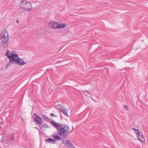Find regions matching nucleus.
<instances>
[{
    "label": "nucleus",
    "mask_w": 148,
    "mask_h": 148,
    "mask_svg": "<svg viewBox=\"0 0 148 148\" xmlns=\"http://www.w3.org/2000/svg\"><path fill=\"white\" fill-rule=\"evenodd\" d=\"M1 38L2 41L1 44L2 47L3 48H6L8 45L9 40L8 33L6 31H5L1 35Z\"/></svg>",
    "instance_id": "obj_2"
},
{
    "label": "nucleus",
    "mask_w": 148,
    "mask_h": 148,
    "mask_svg": "<svg viewBox=\"0 0 148 148\" xmlns=\"http://www.w3.org/2000/svg\"><path fill=\"white\" fill-rule=\"evenodd\" d=\"M133 130L134 131H135L136 130H137V129H135V128H132Z\"/></svg>",
    "instance_id": "obj_25"
},
{
    "label": "nucleus",
    "mask_w": 148,
    "mask_h": 148,
    "mask_svg": "<svg viewBox=\"0 0 148 148\" xmlns=\"http://www.w3.org/2000/svg\"><path fill=\"white\" fill-rule=\"evenodd\" d=\"M84 94L86 96V97H87L88 96V95L90 94V93L89 92L87 91H84Z\"/></svg>",
    "instance_id": "obj_22"
},
{
    "label": "nucleus",
    "mask_w": 148,
    "mask_h": 148,
    "mask_svg": "<svg viewBox=\"0 0 148 148\" xmlns=\"http://www.w3.org/2000/svg\"><path fill=\"white\" fill-rule=\"evenodd\" d=\"M46 142L49 143H55V140L54 139H52L51 138H48L45 140Z\"/></svg>",
    "instance_id": "obj_14"
},
{
    "label": "nucleus",
    "mask_w": 148,
    "mask_h": 148,
    "mask_svg": "<svg viewBox=\"0 0 148 148\" xmlns=\"http://www.w3.org/2000/svg\"><path fill=\"white\" fill-rule=\"evenodd\" d=\"M51 123L52 126L57 129L58 134L61 136L66 138L68 135L66 132L62 127H60L59 123H57L53 120L51 121Z\"/></svg>",
    "instance_id": "obj_1"
},
{
    "label": "nucleus",
    "mask_w": 148,
    "mask_h": 148,
    "mask_svg": "<svg viewBox=\"0 0 148 148\" xmlns=\"http://www.w3.org/2000/svg\"><path fill=\"white\" fill-rule=\"evenodd\" d=\"M33 119L34 121L38 124H41L42 123L41 118L36 113L34 114Z\"/></svg>",
    "instance_id": "obj_5"
},
{
    "label": "nucleus",
    "mask_w": 148,
    "mask_h": 148,
    "mask_svg": "<svg viewBox=\"0 0 148 148\" xmlns=\"http://www.w3.org/2000/svg\"><path fill=\"white\" fill-rule=\"evenodd\" d=\"M16 22L17 23H18V20L17 19V20H16Z\"/></svg>",
    "instance_id": "obj_26"
},
{
    "label": "nucleus",
    "mask_w": 148,
    "mask_h": 148,
    "mask_svg": "<svg viewBox=\"0 0 148 148\" xmlns=\"http://www.w3.org/2000/svg\"><path fill=\"white\" fill-rule=\"evenodd\" d=\"M124 107L125 109V110H126V111L128 110V107L127 105H124Z\"/></svg>",
    "instance_id": "obj_23"
},
{
    "label": "nucleus",
    "mask_w": 148,
    "mask_h": 148,
    "mask_svg": "<svg viewBox=\"0 0 148 148\" xmlns=\"http://www.w3.org/2000/svg\"><path fill=\"white\" fill-rule=\"evenodd\" d=\"M58 23L57 22H51L49 23V26L51 28L53 29H58Z\"/></svg>",
    "instance_id": "obj_7"
},
{
    "label": "nucleus",
    "mask_w": 148,
    "mask_h": 148,
    "mask_svg": "<svg viewBox=\"0 0 148 148\" xmlns=\"http://www.w3.org/2000/svg\"><path fill=\"white\" fill-rule=\"evenodd\" d=\"M25 5L26 7L24 8V10L25 11H29L32 9V5L30 3L27 2Z\"/></svg>",
    "instance_id": "obj_9"
},
{
    "label": "nucleus",
    "mask_w": 148,
    "mask_h": 148,
    "mask_svg": "<svg viewBox=\"0 0 148 148\" xmlns=\"http://www.w3.org/2000/svg\"><path fill=\"white\" fill-rule=\"evenodd\" d=\"M139 136H137V138L139 140L140 142L144 143L145 141V138L144 136L142 135H139Z\"/></svg>",
    "instance_id": "obj_13"
},
{
    "label": "nucleus",
    "mask_w": 148,
    "mask_h": 148,
    "mask_svg": "<svg viewBox=\"0 0 148 148\" xmlns=\"http://www.w3.org/2000/svg\"><path fill=\"white\" fill-rule=\"evenodd\" d=\"M142 41V42H143V40Z\"/></svg>",
    "instance_id": "obj_27"
},
{
    "label": "nucleus",
    "mask_w": 148,
    "mask_h": 148,
    "mask_svg": "<svg viewBox=\"0 0 148 148\" xmlns=\"http://www.w3.org/2000/svg\"><path fill=\"white\" fill-rule=\"evenodd\" d=\"M60 127H62L63 129L67 133L69 134L71 132L69 130V128L68 125L65 124L60 125Z\"/></svg>",
    "instance_id": "obj_6"
},
{
    "label": "nucleus",
    "mask_w": 148,
    "mask_h": 148,
    "mask_svg": "<svg viewBox=\"0 0 148 148\" xmlns=\"http://www.w3.org/2000/svg\"><path fill=\"white\" fill-rule=\"evenodd\" d=\"M50 127L47 125L46 124H44L41 127V128L42 129L43 128H49ZM40 128H41V127H40Z\"/></svg>",
    "instance_id": "obj_20"
},
{
    "label": "nucleus",
    "mask_w": 148,
    "mask_h": 148,
    "mask_svg": "<svg viewBox=\"0 0 148 148\" xmlns=\"http://www.w3.org/2000/svg\"><path fill=\"white\" fill-rule=\"evenodd\" d=\"M64 107L61 105L59 104L57 106V109L58 110L59 112H60V111L62 110V109Z\"/></svg>",
    "instance_id": "obj_18"
},
{
    "label": "nucleus",
    "mask_w": 148,
    "mask_h": 148,
    "mask_svg": "<svg viewBox=\"0 0 148 148\" xmlns=\"http://www.w3.org/2000/svg\"><path fill=\"white\" fill-rule=\"evenodd\" d=\"M51 116H52V117H57V116L55 115L53 113H51Z\"/></svg>",
    "instance_id": "obj_24"
},
{
    "label": "nucleus",
    "mask_w": 148,
    "mask_h": 148,
    "mask_svg": "<svg viewBox=\"0 0 148 148\" xmlns=\"http://www.w3.org/2000/svg\"><path fill=\"white\" fill-rule=\"evenodd\" d=\"M14 134H12L10 135V140H9L10 142H10V141H13L14 140Z\"/></svg>",
    "instance_id": "obj_17"
},
{
    "label": "nucleus",
    "mask_w": 148,
    "mask_h": 148,
    "mask_svg": "<svg viewBox=\"0 0 148 148\" xmlns=\"http://www.w3.org/2000/svg\"><path fill=\"white\" fill-rule=\"evenodd\" d=\"M42 116V118L45 119L47 121H49L50 120L44 114H43Z\"/></svg>",
    "instance_id": "obj_19"
},
{
    "label": "nucleus",
    "mask_w": 148,
    "mask_h": 148,
    "mask_svg": "<svg viewBox=\"0 0 148 148\" xmlns=\"http://www.w3.org/2000/svg\"><path fill=\"white\" fill-rule=\"evenodd\" d=\"M52 136L58 141L62 140V138L57 134H53L52 135Z\"/></svg>",
    "instance_id": "obj_11"
},
{
    "label": "nucleus",
    "mask_w": 148,
    "mask_h": 148,
    "mask_svg": "<svg viewBox=\"0 0 148 148\" xmlns=\"http://www.w3.org/2000/svg\"><path fill=\"white\" fill-rule=\"evenodd\" d=\"M14 58H15V62L17 64L19 65H23L26 64V63L24 61L23 59L18 57L17 53L15 51H14Z\"/></svg>",
    "instance_id": "obj_4"
},
{
    "label": "nucleus",
    "mask_w": 148,
    "mask_h": 148,
    "mask_svg": "<svg viewBox=\"0 0 148 148\" xmlns=\"http://www.w3.org/2000/svg\"><path fill=\"white\" fill-rule=\"evenodd\" d=\"M6 53H5V56L8 58L9 60V62L7 64V66L8 67L11 64H12L13 63L15 62L14 51H10L9 50L7 49L6 51Z\"/></svg>",
    "instance_id": "obj_3"
},
{
    "label": "nucleus",
    "mask_w": 148,
    "mask_h": 148,
    "mask_svg": "<svg viewBox=\"0 0 148 148\" xmlns=\"http://www.w3.org/2000/svg\"><path fill=\"white\" fill-rule=\"evenodd\" d=\"M1 141L3 143H5V141H7V142L6 143H8L10 142L8 140L5 139V138L3 136L2 137Z\"/></svg>",
    "instance_id": "obj_16"
},
{
    "label": "nucleus",
    "mask_w": 148,
    "mask_h": 148,
    "mask_svg": "<svg viewBox=\"0 0 148 148\" xmlns=\"http://www.w3.org/2000/svg\"><path fill=\"white\" fill-rule=\"evenodd\" d=\"M68 111V110L66 108H65L64 107L63 108H62V110H61L60 111V112H62V113H63L66 116H68V114L67 113V111Z\"/></svg>",
    "instance_id": "obj_12"
},
{
    "label": "nucleus",
    "mask_w": 148,
    "mask_h": 148,
    "mask_svg": "<svg viewBox=\"0 0 148 148\" xmlns=\"http://www.w3.org/2000/svg\"><path fill=\"white\" fill-rule=\"evenodd\" d=\"M66 25L65 24L61 23V24H58V25L57 26V28L58 29H61L62 28H63L66 27Z\"/></svg>",
    "instance_id": "obj_15"
},
{
    "label": "nucleus",
    "mask_w": 148,
    "mask_h": 148,
    "mask_svg": "<svg viewBox=\"0 0 148 148\" xmlns=\"http://www.w3.org/2000/svg\"><path fill=\"white\" fill-rule=\"evenodd\" d=\"M65 145L67 148H75L68 139H67L66 140Z\"/></svg>",
    "instance_id": "obj_8"
},
{
    "label": "nucleus",
    "mask_w": 148,
    "mask_h": 148,
    "mask_svg": "<svg viewBox=\"0 0 148 148\" xmlns=\"http://www.w3.org/2000/svg\"><path fill=\"white\" fill-rule=\"evenodd\" d=\"M135 132L136 134V135L137 136H139V135L140 134V130L138 129H137V130H136L135 131Z\"/></svg>",
    "instance_id": "obj_21"
},
{
    "label": "nucleus",
    "mask_w": 148,
    "mask_h": 148,
    "mask_svg": "<svg viewBox=\"0 0 148 148\" xmlns=\"http://www.w3.org/2000/svg\"><path fill=\"white\" fill-rule=\"evenodd\" d=\"M27 3V2L26 1L24 0H22L19 4L18 6L21 9L24 10V8H25L24 7Z\"/></svg>",
    "instance_id": "obj_10"
}]
</instances>
